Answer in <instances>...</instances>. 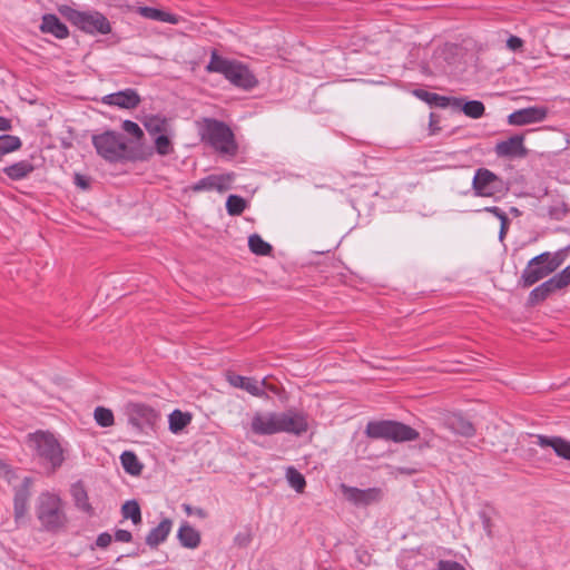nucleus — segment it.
<instances>
[{"mask_svg":"<svg viewBox=\"0 0 570 570\" xmlns=\"http://www.w3.org/2000/svg\"><path fill=\"white\" fill-rule=\"evenodd\" d=\"M365 434L371 439L393 441L395 443L415 441L420 436L415 429L393 420L368 422Z\"/></svg>","mask_w":570,"mask_h":570,"instance_id":"5","label":"nucleus"},{"mask_svg":"<svg viewBox=\"0 0 570 570\" xmlns=\"http://www.w3.org/2000/svg\"><path fill=\"white\" fill-rule=\"evenodd\" d=\"M509 224H510L509 219L503 218V222H500V233H499L500 240H502L504 238L507 230L509 228Z\"/></svg>","mask_w":570,"mask_h":570,"instance_id":"53","label":"nucleus"},{"mask_svg":"<svg viewBox=\"0 0 570 570\" xmlns=\"http://www.w3.org/2000/svg\"><path fill=\"white\" fill-rule=\"evenodd\" d=\"M562 264V257L559 253H541L531 258L523 269L520 278L522 287H530L550 275Z\"/></svg>","mask_w":570,"mask_h":570,"instance_id":"6","label":"nucleus"},{"mask_svg":"<svg viewBox=\"0 0 570 570\" xmlns=\"http://www.w3.org/2000/svg\"><path fill=\"white\" fill-rule=\"evenodd\" d=\"M472 189L478 197L497 198L509 190L508 184L488 168H478L472 179Z\"/></svg>","mask_w":570,"mask_h":570,"instance_id":"9","label":"nucleus"},{"mask_svg":"<svg viewBox=\"0 0 570 570\" xmlns=\"http://www.w3.org/2000/svg\"><path fill=\"white\" fill-rule=\"evenodd\" d=\"M206 70L208 72L220 73L232 85L246 90L256 87L258 82L247 66L239 61L220 57L216 51L212 52Z\"/></svg>","mask_w":570,"mask_h":570,"instance_id":"1","label":"nucleus"},{"mask_svg":"<svg viewBox=\"0 0 570 570\" xmlns=\"http://www.w3.org/2000/svg\"><path fill=\"white\" fill-rule=\"evenodd\" d=\"M115 540L118 542H130L132 540V534L128 530L118 529L115 532Z\"/></svg>","mask_w":570,"mask_h":570,"instance_id":"47","label":"nucleus"},{"mask_svg":"<svg viewBox=\"0 0 570 570\" xmlns=\"http://www.w3.org/2000/svg\"><path fill=\"white\" fill-rule=\"evenodd\" d=\"M144 126L150 135H163L161 132L167 128V120L161 116L151 115L145 118Z\"/></svg>","mask_w":570,"mask_h":570,"instance_id":"34","label":"nucleus"},{"mask_svg":"<svg viewBox=\"0 0 570 570\" xmlns=\"http://www.w3.org/2000/svg\"><path fill=\"white\" fill-rule=\"evenodd\" d=\"M279 433L302 435L308 430L307 416L303 412L286 411L279 413Z\"/></svg>","mask_w":570,"mask_h":570,"instance_id":"13","label":"nucleus"},{"mask_svg":"<svg viewBox=\"0 0 570 570\" xmlns=\"http://www.w3.org/2000/svg\"><path fill=\"white\" fill-rule=\"evenodd\" d=\"M21 139L12 135L0 136V155H7L21 148Z\"/></svg>","mask_w":570,"mask_h":570,"instance_id":"37","label":"nucleus"},{"mask_svg":"<svg viewBox=\"0 0 570 570\" xmlns=\"http://www.w3.org/2000/svg\"><path fill=\"white\" fill-rule=\"evenodd\" d=\"M58 11L72 26L90 36L108 35L111 32L109 20L97 10L80 11L71 6L62 4L59 6Z\"/></svg>","mask_w":570,"mask_h":570,"instance_id":"2","label":"nucleus"},{"mask_svg":"<svg viewBox=\"0 0 570 570\" xmlns=\"http://www.w3.org/2000/svg\"><path fill=\"white\" fill-rule=\"evenodd\" d=\"M484 210L494 215L500 222H503V218L509 219L507 214L497 206L485 207Z\"/></svg>","mask_w":570,"mask_h":570,"instance_id":"49","label":"nucleus"},{"mask_svg":"<svg viewBox=\"0 0 570 570\" xmlns=\"http://www.w3.org/2000/svg\"><path fill=\"white\" fill-rule=\"evenodd\" d=\"M246 208V202L238 195H229L226 200V210L229 215H240Z\"/></svg>","mask_w":570,"mask_h":570,"instance_id":"39","label":"nucleus"},{"mask_svg":"<svg viewBox=\"0 0 570 570\" xmlns=\"http://www.w3.org/2000/svg\"><path fill=\"white\" fill-rule=\"evenodd\" d=\"M413 95L420 100L430 105L431 107H439L445 109L452 108V106H459V100L456 97L441 96L435 92L426 91L424 89H415L413 91Z\"/></svg>","mask_w":570,"mask_h":570,"instance_id":"21","label":"nucleus"},{"mask_svg":"<svg viewBox=\"0 0 570 570\" xmlns=\"http://www.w3.org/2000/svg\"><path fill=\"white\" fill-rule=\"evenodd\" d=\"M169 430L173 433H178L185 429L191 421L189 413L181 412L180 410H174L169 414Z\"/></svg>","mask_w":570,"mask_h":570,"instance_id":"32","label":"nucleus"},{"mask_svg":"<svg viewBox=\"0 0 570 570\" xmlns=\"http://www.w3.org/2000/svg\"><path fill=\"white\" fill-rule=\"evenodd\" d=\"M523 46V40L517 36H510L507 40V47L512 50L517 51L521 49Z\"/></svg>","mask_w":570,"mask_h":570,"instance_id":"46","label":"nucleus"},{"mask_svg":"<svg viewBox=\"0 0 570 570\" xmlns=\"http://www.w3.org/2000/svg\"><path fill=\"white\" fill-rule=\"evenodd\" d=\"M286 480L292 489L297 493H303L306 487L304 475L294 466H288L285 473Z\"/></svg>","mask_w":570,"mask_h":570,"instance_id":"33","label":"nucleus"},{"mask_svg":"<svg viewBox=\"0 0 570 570\" xmlns=\"http://www.w3.org/2000/svg\"><path fill=\"white\" fill-rule=\"evenodd\" d=\"M446 428L454 434L471 438L475 434L474 425L461 414H452L445 421Z\"/></svg>","mask_w":570,"mask_h":570,"instance_id":"24","label":"nucleus"},{"mask_svg":"<svg viewBox=\"0 0 570 570\" xmlns=\"http://www.w3.org/2000/svg\"><path fill=\"white\" fill-rule=\"evenodd\" d=\"M122 129L129 135L136 137L137 139H140L144 136V132L141 128L138 126V124L131 120H125L122 122Z\"/></svg>","mask_w":570,"mask_h":570,"instance_id":"41","label":"nucleus"},{"mask_svg":"<svg viewBox=\"0 0 570 570\" xmlns=\"http://www.w3.org/2000/svg\"><path fill=\"white\" fill-rule=\"evenodd\" d=\"M128 423L139 432L153 429L160 415L153 406L144 403H129L126 406Z\"/></svg>","mask_w":570,"mask_h":570,"instance_id":"10","label":"nucleus"},{"mask_svg":"<svg viewBox=\"0 0 570 570\" xmlns=\"http://www.w3.org/2000/svg\"><path fill=\"white\" fill-rule=\"evenodd\" d=\"M252 541V534L246 532H239L234 538V543L238 547H247Z\"/></svg>","mask_w":570,"mask_h":570,"instance_id":"44","label":"nucleus"},{"mask_svg":"<svg viewBox=\"0 0 570 570\" xmlns=\"http://www.w3.org/2000/svg\"><path fill=\"white\" fill-rule=\"evenodd\" d=\"M73 180H75L76 186H78L79 188H81L83 190L88 189L90 186L89 178L83 175L76 174Z\"/></svg>","mask_w":570,"mask_h":570,"instance_id":"48","label":"nucleus"},{"mask_svg":"<svg viewBox=\"0 0 570 570\" xmlns=\"http://www.w3.org/2000/svg\"><path fill=\"white\" fill-rule=\"evenodd\" d=\"M92 145L97 154L109 163L125 159L128 150L124 135L114 130H106L94 135Z\"/></svg>","mask_w":570,"mask_h":570,"instance_id":"7","label":"nucleus"},{"mask_svg":"<svg viewBox=\"0 0 570 570\" xmlns=\"http://www.w3.org/2000/svg\"><path fill=\"white\" fill-rule=\"evenodd\" d=\"M435 570H465V568L461 563L453 560H440Z\"/></svg>","mask_w":570,"mask_h":570,"instance_id":"42","label":"nucleus"},{"mask_svg":"<svg viewBox=\"0 0 570 570\" xmlns=\"http://www.w3.org/2000/svg\"><path fill=\"white\" fill-rule=\"evenodd\" d=\"M102 102L124 109H134L140 104V97L136 89L127 88L117 92L106 95Z\"/></svg>","mask_w":570,"mask_h":570,"instance_id":"16","label":"nucleus"},{"mask_svg":"<svg viewBox=\"0 0 570 570\" xmlns=\"http://www.w3.org/2000/svg\"><path fill=\"white\" fill-rule=\"evenodd\" d=\"M112 541V537L108 532H101L97 539H96V547L105 549L107 548Z\"/></svg>","mask_w":570,"mask_h":570,"instance_id":"45","label":"nucleus"},{"mask_svg":"<svg viewBox=\"0 0 570 570\" xmlns=\"http://www.w3.org/2000/svg\"><path fill=\"white\" fill-rule=\"evenodd\" d=\"M537 444L541 448H552L554 453L570 461V441L564 440L561 436H547L542 434L534 435Z\"/></svg>","mask_w":570,"mask_h":570,"instance_id":"20","label":"nucleus"},{"mask_svg":"<svg viewBox=\"0 0 570 570\" xmlns=\"http://www.w3.org/2000/svg\"><path fill=\"white\" fill-rule=\"evenodd\" d=\"M235 175L233 173L219 174V175H208L195 184H193L189 189L194 193L202 191H213L216 190L218 193L227 191L232 188Z\"/></svg>","mask_w":570,"mask_h":570,"instance_id":"11","label":"nucleus"},{"mask_svg":"<svg viewBox=\"0 0 570 570\" xmlns=\"http://www.w3.org/2000/svg\"><path fill=\"white\" fill-rule=\"evenodd\" d=\"M279 413L257 412L253 415L250 430L257 435H272L279 433Z\"/></svg>","mask_w":570,"mask_h":570,"instance_id":"14","label":"nucleus"},{"mask_svg":"<svg viewBox=\"0 0 570 570\" xmlns=\"http://www.w3.org/2000/svg\"><path fill=\"white\" fill-rule=\"evenodd\" d=\"M173 522L170 519L165 518L163 519L159 524L155 528H153L148 534L146 535V544L155 549L160 543L165 542L171 531Z\"/></svg>","mask_w":570,"mask_h":570,"instance_id":"23","label":"nucleus"},{"mask_svg":"<svg viewBox=\"0 0 570 570\" xmlns=\"http://www.w3.org/2000/svg\"><path fill=\"white\" fill-rule=\"evenodd\" d=\"M548 116V108L532 106L511 112L508 116V124L512 126H524L543 121Z\"/></svg>","mask_w":570,"mask_h":570,"instance_id":"15","label":"nucleus"},{"mask_svg":"<svg viewBox=\"0 0 570 570\" xmlns=\"http://www.w3.org/2000/svg\"><path fill=\"white\" fill-rule=\"evenodd\" d=\"M155 147L156 151L161 156L169 155L173 151L171 142L166 135H158L155 138Z\"/></svg>","mask_w":570,"mask_h":570,"instance_id":"40","label":"nucleus"},{"mask_svg":"<svg viewBox=\"0 0 570 570\" xmlns=\"http://www.w3.org/2000/svg\"><path fill=\"white\" fill-rule=\"evenodd\" d=\"M122 469L130 475H139L142 471V464L132 451H124L120 455Z\"/></svg>","mask_w":570,"mask_h":570,"instance_id":"31","label":"nucleus"},{"mask_svg":"<svg viewBox=\"0 0 570 570\" xmlns=\"http://www.w3.org/2000/svg\"><path fill=\"white\" fill-rule=\"evenodd\" d=\"M177 538L179 543L184 548L195 549L200 543V534L199 532L193 528L188 522H184L177 532Z\"/></svg>","mask_w":570,"mask_h":570,"instance_id":"25","label":"nucleus"},{"mask_svg":"<svg viewBox=\"0 0 570 570\" xmlns=\"http://www.w3.org/2000/svg\"><path fill=\"white\" fill-rule=\"evenodd\" d=\"M458 100L459 106H452L451 109L462 111L466 117L479 119L485 112V107L480 100L464 101L463 98H458Z\"/></svg>","mask_w":570,"mask_h":570,"instance_id":"27","label":"nucleus"},{"mask_svg":"<svg viewBox=\"0 0 570 570\" xmlns=\"http://www.w3.org/2000/svg\"><path fill=\"white\" fill-rule=\"evenodd\" d=\"M12 128L11 120L0 116V131H9Z\"/></svg>","mask_w":570,"mask_h":570,"instance_id":"52","label":"nucleus"},{"mask_svg":"<svg viewBox=\"0 0 570 570\" xmlns=\"http://www.w3.org/2000/svg\"><path fill=\"white\" fill-rule=\"evenodd\" d=\"M202 140L209 144L216 151L234 156L237 153L235 135L224 121L205 118L199 129Z\"/></svg>","mask_w":570,"mask_h":570,"instance_id":"3","label":"nucleus"},{"mask_svg":"<svg viewBox=\"0 0 570 570\" xmlns=\"http://www.w3.org/2000/svg\"><path fill=\"white\" fill-rule=\"evenodd\" d=\"M228 383L237 389L245 390L254 396H264L265 380L258 381L254 377L242 376L238 374L230 373L227 375Z\"/></svg>","mask_w":570,"mask_h":570,"instance_id":"17","label":"nucleus"},{"mask_svg":"<svg viewBox=\"0 0 570 570\" xmlns=\"http://www.w3.org/2000/svg\"><path fill=\"white\" fill-rule=\"evenodd\" d=\"M479 515H480V519L482 521V525H483L484 531L488 533V535H491V520H490V517L488 515V513L485 511H481L479 513Z\"/></svg>","mask_w":570,"mask_h":570,"instance_id":"50","label":"nucleus"},{"mask_svg":"<svg viewBox=\"0 0 570 570\" xmlns=\"http://www.w3.org/2000/svg\"><path fill=\"white\" fill-rule=\"evenodd\" d=\"M341 491L347 501L357 507H366L376 503L383 497L382 490L379 488L358 489L342 484Z\"/></svg>","mask_w":570,"mask_h":570,"instance_id":"12","label":"nucleus"},{"mask_svg":"<svg viewBox=\"0 0 570 570\" xmlns=\"http://www.w3.org/2000/svg\"><path fill=\"white\" fill-rule=\"evenodd\" d=\"M36 512L41 527L49 532H57L67 523L62 500L57 494L41 493L37 501Z\"/></svg>","mask_w":570,"mask_h":570,"instance_id":"4","label":"nucleus"},{"mask_svg":"<svg viewBox=\"0 0 570 570\" xmlns=\"http://www.w3.org/2000/svg\"><path fill=\"white\" fill-rule=\"evenodd\" d=\"M29 442L38 456L47 461L52 469L62 464L65 460L63 450L53 434L39 431L30 435Z\"/></svg>","mask_w":570,"mask_h":570,"instance_id":"8","label":"nucleus"},{"mask_svg":"<svg viewBox=\"0 0 570 570\" xmlns=\"http://www.w3.org/2000/svg\"><path fill=\"white\" fill-rule=\"evenodd\" d=\"M561 288H562L561 275H554L530 292L529 298H528L529 303L531 305H535L539 302L544 301L551 293H553L558 289H561Z\"/></svg>","mask_w":570,"mask_h":570,"instance_id":"19","label":"nucleus"},{"mask_svg":"<svg viewBox=\"0 0 570 570\" xmlns=\"http://www.w3.org/2000/svg\"><path fill=\"white\" fill-rule=\"evenodd\" d=\"M121 514L125 519H130L134 524L141 523V510L136 500L126 501L121 507Z\"/></svg>","mask_w":570,"mask_h":570,"instance_id":"36","label":"nucleus"},{"mask_svg":"<svg viewBox=\"0 0 570 570\" xmlns=\"http://www.w3.org/2000/svg\"><path fill=\"white\" fill-rule=\"evenodd\" d=\"M28 481L29 480L26 478L23 483L17 488L14 492L13 508L16 519L22 518L27 511V503L29 500Z\"/></svg>","mask_w":570,"mask_h":570,"instance_id":"30","label":"nucleus"},{"mask_svg":"<svg viewBox=\"0 0 570 570\" xmlns=\"http://www.w3.org/2000/svg\"><path fill=\"white\" fill-rule=\"evenodd\" d=\"M40 30L45 33H50L58 39H65L69 36L67 26L60 21V19L52 13L42 16Z\"/></svg>","mask_w":570,"mask_h":570,"instance_id":"22","label":"nucleus"},{"mask_svg":"<svg viewBox=\"0 0 570 570\" xmlns=\"http://www.w3.org/2000/svg\"><path fill=\"white\" fill-rule=\"evenodd\" d=\"M248 247L252 253L261 256L269 255L272 245L265 242L258 234H253L248 238Z\"/></svg>","mask_w":570,"mask_h":570,"instance_id":"35","label":"nucleus"},{"mask_svg":"<svg viewBox=\"0 0 570 570\" xmlns=\"http://www.w3.org/2000/svg\"><path fill=\"white\" fill-rule=\"evenodd\" d=\"M557 275H561L562 288L570 285V265L567 266L563 271H561Z\"/></svg>","mask_w":570,"mask_h":570,"instance_id":"51","label":"nucleus"},{"mask_svg":"<svg viewBox=\"0 0 570 570\" xmlns=\"http://www.w3.org/2000/svg\"><path fill=\"white\" fill-rule=\"evenodd\" d=\"M94 419L101 428H110L115 423L114 413L110 409L97 406L94 411Z\"/></svg>","mask_w":570,"mask_h":570,"instance_id":"38","label":"nucleus"},{"mask_svg":"<svg viewBox=\"0 0 570 570\" xmlns=\"http://www.w3.org/2000/svg\"><path fill=\"white\" fill-rule=\"evenodd\" d=\"M35 170L30 160H20L3 168V173L14 181L24 179Z\"/></svg>","mask_w":570,"mask_h":570,"instance_id":"28","label":"nucleus"},{"mask_svg":"<svg viewBox=\"0 0 570 570\" xmlns=\"http://www.w3.org/2000/svg\"><path fill=\"white\" fill-rule=\"evenodd\" d=\"M183 509L187 515H196L199 519H205L207 517V512L199 507H191L190 504H183Z\"/></svg>","mask_w":570,"mask_h":570,"instance_id":"43","label":"nucleus"},{"mask_svg":"<svg viewBox=\"0 0 570 570\" xmlns=\"http://www.w3.org/2000/svg\"><path fill=\"white\" fill-rule=\"evenodd\" d=\"M494 150L499 157H522L525 155L523 137L514 135L507 140H502L495 145Z\"/></svg>","mask_w":570,"mask_h":570,"instance_id":"18","label":"nucleus"},{"mask_svg":"<svg viewBox=\"0 0 570 570\" xmlns=\"http://www.w3.org/2000/svg\"><path fill=\"white\" fill-rule=\"evenodd\" d=\"M75 505L88 515L94 514V508L89 503L88 493L81 482L71 485L70 489Z\"/></svg>","mask_w":570,"mask_h":570,"instance_id":"26","label":"nucleus"},{"mask_svg":"<svg viewBox=\"0 0 570 570\" xmlns=\"http://www.w3.org/2000/svg\"><path fill=\"white\" fill-rule=\"evenodd\" d=\"M138 12L144 18L155 21H161L171 24H176L179 22L178 16L153 7H139Z\"/></svg>","mask_w":570,"mask_h":570,"instance_id":"29","label":"nucleus"}]
</instances>
